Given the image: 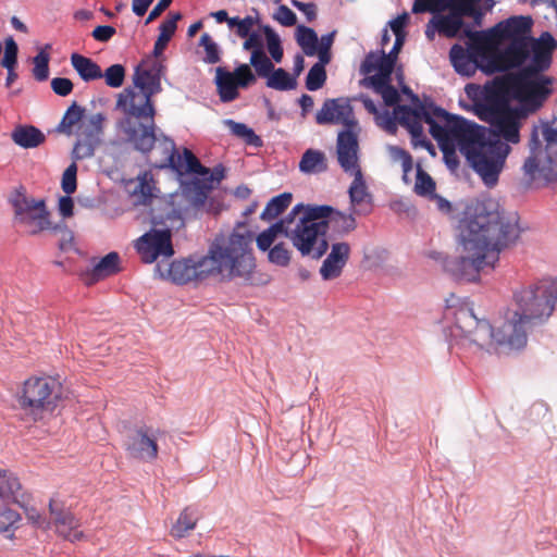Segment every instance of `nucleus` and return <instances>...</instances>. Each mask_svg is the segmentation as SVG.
Masks as SVG:
<instances>
[{
    "mask_svg": "<svg viewBox=\"0 0 557 557\" xmlns=\"http://www.w3.org/2000/svg\"><path fill=\"white\" fill-rule=\"evenodd\" d=\"M516 309L505 312L503 324L494 329L485 319H479L468 301L453 312L455 329L466 339L484 349L496 345L521 349L527 345V331L531 325L546 321L557 302V278H543L513 292Z\"/></svg>",
    "mask_w": 557,
    "mask_h": 557,
    "instance_id": "1",
    "label": "nucleus"
},
{
    "mask_svg": "<svg viewBox=\"0 0 557 557\" xmlns=\"http://www.w3.org/2000/svg\"><path fill=\"white\" fill-rule=\"evenodd\" d=\"M462 255L445 261V270L458 281L474 282L485 268H494L499 253L519 238L516 221L494 201H474L462 212L458 224Z\"/></svg>",
    "mask_w": 557,
    "mask_h": 557,
    "instance_id": "2",
    "label": "nucleus"
},
{
    "mask_svg": "<svg viewBox=\"0 0 557 557\" xmlns=\"http://www.w3.org/2000/svg\"><path fill=\"white\" fill-rule=\"evenodd\" d=\"M554 79L496 76L475 103L480 120L490 124L492 137L510 146L521 140V120L537 112L553 94Z\"/></svg>",
    "mask_w": 557,
    "mask_h": 557,
    "instance_id": "3",
    "label": "nucleus"
},
{
    "mask_svg": "<svg viewBox=\"0 0 557 557\" xmlns=\"http://www.w3.org/2000/svg\"><path fill=\"white\" fill-rule=\"evenodd\" d=\"M533 21L530 16H511L497 24L502 40L507 44L494 50L493 63L507 73L502 76L523 79H554L545 75L553 62L557 41L547 32L539 38L531 36Z\"/></svg>",
    "mask_w": 557,
    "mask_h": 557,
    "instance_id": "4",
    "label": "nucleus"
},
{
    "mask_svg": "<svg viewBox=\"0 0 557 557\" xmlns=\"http://www.w3.org/2000/svg\"><path fill=\"white\" fill-rule=\"evenodd\" d=\"M251 242V232L238 227L228 237H216L206 256L173 261L169 276L177 284L208 278L220 282H230L236 277L248 280L256 267Z\"/></svg>",
    "mask_w": 557,
    "mask_h": 557,
    "instance_id": "5",
    "label": "nucleus"
},
{
    "mask_svg": "<svg viewBox=\"0 0 557 557\" xmlns=\"http://www.w3.org/2000/svg\"><path fill=\"white\" fill-rule=\"evenodd\" d=\"M161 70L162 65L160 63H154L151 70L137 67L134 83L141 91L128 90L126 97L120 95L117 100V106L122 107L126 114L136 119H149L147 124L127 121L124 127L127 140L134 145L136 150L143 153L150 152L157 140L153 120L156 110L151 98L162 90Z\"/></svg>",
    "mask_w": 557,
    "mask_h": 557,
    "instance_id": "6",
    "label": "nucleus"
},
{
    "mask_svg": "<svg viewBox=\"0 0 557 557\" xmlns=\"http://www.w3.org/2000/svg\"><path fill=\"white\" fill-rule=\"evenodd\" d=\"M162 145L166 156L164 163L158 166H169L180 176L195 175L183 183V195L188 199L190 208L200 209L206 203L209 193L224 178V168H206L190 149L183 148L178 152L174 141L168 137H164Z\"/></svg>",
    "mask_w": 557,
    "mask_h": 557,
    "instance_id": "7",
    "label": "nucleus"
},
{
    "mask_svg": "<svg viewBox=\"0 0 557 557\" xmlns=\"http://www.w3.org/2000/svg\"><path fill=\"white\" fill-rule=\"evenodd\" d=\"M331 212L327 205H296L286 219V237L302 256L320 259L329 249L323 216Z\"/></svg>",
    "mask_w": 557,
    "mask_h": 557,
    "instance_id": "8",
    "label": "nucleus"
},
{
    "mask_svg": "<svg viewBox=\"0 0 557 557\" xmlns=\"http://www.w3.org/2000/svg\"><path fill=\"white\" fill-rule=\"evenodd\" d=\"M511 147L491 135L486 129L483 139L478 140L465 156L474 172L487 187H494L503 172Z\"/></svg>",
    "mask_w": 557,
    "mask_h": 557,
    "instance_id": "9",
    "label": "nucleus"
},
{
    "mask_svg": "<svg viewBox=\"0 0 557 557\" xmlns=\"http://www.w3.org/2000/svg\"><path fill=\"white\" fill-rule=\"evenodd\" d=\"M62 395V384L50 375H33L26 379L18 393L20 407L34 420L42 418L45 412H52Z\"/></svg>",
    "mask_w": 557,
    "mask_h": 557,
    "instance_id": "10",
    "label": "nucleus"
},
{
    "mask_svg": "<svg viewBox=\"0 0 557 557\" xmlns=\"http://www.w3.org/2000/svg\"><path fill=\"white\" fill-rule=\"evenodd\" d=\"M437 121L432 124V137L436 141L447 139L466 156L473 145L483 139L486 127L469 121L460 115L450 114L444 109H436Z\"/></svg>",
    "mask_w": 557,
    "mask_h": 557,
    "instance_id": "11",
    "label": "nucleus"
},
{
    "mask_svg": "<svg viewBox=\"0 0 557 557\" xmlns=\"http://www.w3.org/2000/svg\"><path fill=\"white\" fill-rule=\"evenodd\" d=\"M530 154L523 162V180L529 186L545 187L557 182V159L544 148L539 138V127L533 126L529 140Z\"/></svg>",
    "mask_w": 557,
    "mask_h": 557,
    "instance_id": "12",
    "label": "nucleus"
},
{
    "mask_svg": "<svg viewBox=\"0 0 557 557\" xmlns=\"http://www.w3.org/2000/svg\"><path fill=\"white\" fill-rule=\"evenodd\" d=\"M9 201L14 210V222L29 235L39 234L50 227V213L44 199L27 196L25 188L21 186L13 191Z\"/></svg>",
    "mask_w": 557,
    "mask_h": 557,
    "instance_id": "13",
    "label": "nucleus"
},
{
    "mask_svg": "<svg viewBox=\"0 0 557 557\" xmlns=\"http://www.w3.org/2000/svg\"><path fill=\"white\" fill-rule=\"evenodd\" d=\"M494 50L488 49L482 45H472L469 50H466L460 45H454L450 48L449 57L451 64L457 73L471 76L480 67L486 73L506 72L496 67L493 63Z\"/></svg>",
    "mask_w": 557,
    "mask_h": 557,
    "instance_id": "14",
    "label": "nucleus"
},
{
    "mask_svg": "<svg viewBox=\"0 0 557 557\" xmlns=\"http://www.w3.org/2000/svg\"><path fill=\"white\" fill-rule=\"evenodd\" d=\"M410 106H397L395 109V115L399 124L408 129L410 135L416 140L424 138L422 123H426L430 126V134L432 135V124H436L437 114L436 109L432 103H423L417 95H412Z\"/></svg>",
    "mask_w": 557,
    "mask_h": 557,
    "instance_id": "15",
    "label": "nucleus"
},
{
    "mask_svg": "<svg viewBox=\"0 0 557 557\" xmlns=\"http://www.w3.org/2000/svg\"><path fill=\"white\" fill-rule=\"evenodd\" d=\"M215 84L221 101L231 102L238 98V88H247L256 83L257 78L251 67L243 63L234 72H228L223 67L215 71Z\"/></svg>",
    "mask_w": 557,
    "mask_h": 557,
    "instance_id": "16",
    "label": "nucleus"
},
{
    "mask_svg": "<svg viewBox=\"0 0 557 557\" xmlns=\"http://www.w3.org/2000/svg\"><path fill=\"white\" fill-rule=\"evenodd\" d=\"M48 508L58 535L70 542L81 541L85 537L84 532L78 530L81 520L76 518L60 495L55 494L50 498Z\"/></svg>",
    "mask_w": 557,
    "mask_h": 557,
    "instance_id": "17",
    "label": "nucleus"
},
{
    "mask_svg": "<svg viewBox=\"0 0 557 557\" xmlns=\"http://www.w3.org/2000/svg\"><path fill=\"white\" fill-rule=\"evenodd\" d=\"M106 120L103 113H96L82 121L79 138L72 152L75 160L88 159L94 156L96 147L101 143Z\"/></svg>",
    "mask_w": 557,
    "mask_h": 557,
    "instance_id": "18",
    "label": "nucleus"
},
{
    "mask_svg": "<svg viewBox=\"0 0 557 557\" xmlns=\"http://www.w3.org/2000/svg\"><path fill=\"white\" fill-rule=\"evenodd\" d=\"M135 248L145 263H152L159 257H172L174 249L171 231L150 230L136 240Z\"/></svg>",
    "mask_w": 557,
    "mask_h": 557,
    "instance_id": "19",
    "label": "nucleus"
},
{
    "mask_svg": "<svg viewBox=\"0 0 557 557\" xmlns=\"http://www.w3.org/2000/svg\"><path fill=\"white\" fill-rule=\"evenodd\" d=\"M315 122L319 125H343L345 129L359 127L354 109L347 98L326 99L315 114Z\"/></svg>",
    "mask_w": 557,
    "mask_h": 557,
    "instance_id": "20",
    "label": "nucleus"
},
{
    "mask_svg": "<svg viewBox=\"0 0 557 557\" xmlns=\"http://www.w3.org/2000/svg\"><path fill=\"white\" fill-rule=\"evenodd\" d=\"M359 132L360 127L352 129H343L337 134V161L345 172L354 173L356 170H361L360 166L358 165Z\"/></svg>",
    "mask_w": 557,
    "mask_h": 557,
    "instance_id": "21",
    "label": "nucleus"
},
{
    "mask_svg": "<svg viewBox=\"0 0 557 557\" xmlns=\"http://www.w3.org/2000/svg\"><path fill=\"white\" fill-rule=\"evenodd\" d=\"M125 449L128 455L143 461H152L158 457L157 440L149 434V429L140 426L127 435Z\"/></svg>",
    "mask_w": 557,
    "mask_h": 557,
    "instance_id": "22",
    "label": "nucleus"
},
{
    "mask_svg": "<svg viewBox=\"0 0 557 557\" xmlns=\"http://www.w3.org/2000/svg\"><path fill=\"white\" fill-rule=\"evenodd\" d=\"M396 63V57L387 55L384 51L381 54L370 52L361 63V72L374 75L369 76L370 85H383L391 82L392 73Z\"/></svg>",
    "mask_w": 557,
    "mask_h": 557,
    "instance_id": "23",
    "label": "nucleus"
},
{
    "mask_svg": "<svg viewBox=\"0 0 557 557\" xmlns=\"http://www.w3.org/2000/svg\"><path fill=\"white\" fill-rule=\"evenodd\" d=\"M478 2H471L470 9H465L462 0H453L447 9L449 14L440 16L435 22L437 30L447 37H454L461 28L463 16H471Z\"/></svg>",
    "mask_w": 557,
    "mask_h": 557,
    "instance_id": "24",
    "label": "nucleus"
},
{
    "mask_svg": "<svg viewBox=\"0 0 557 557\" xmlns=\"http://www.w3.org/2000/svg\"><path fill=\"white\" fill-rule=\"evenodd\" d=\"M350 246L347 243H334L331 251L320 268V274L324 281L341 276L343 269L349 260Z\"/></svg>",
    "mask_w": 557,
    "mask_h": 557,
    "instance_id": "25",
    "label": "nucleus"
},
{
    "mask_svg": "<svg viewBox=\"0 0 557 557\" xmlns=\"http://www.w3.org/2000/svg\"><path fill=\"white\" fill-rule=\"evenodd\" d=\"M327 240H333L352 232L357 227L354 214H345L331 207V212L323 216Z\"/></svg>",
    "mask_w": 557,
    "mask_h": 557,
    "instance_id": "26",
    "label": "nucleus"
},
{
    "mask_svg": "<svg viewBox=\"0 0 557 557\" xmlns=\"http://www.w3.org/2000/svg\"><path fill=\"white\" fill-rule=\"evenodd\" d=\"M351 174L354 175V181L348 191L354 213L367 214L371 210V196L368 193L362 172L361 170H356Z\"/></svg>",
    "mask_w": 557,
    "mask_h": 557,
    "instance_id": "27",
    "label": "nucleus"
},
{
    "mask_svg": "<svg viewBox=\"0 0 557 557\" xmlns=\"http://www.w3.org/2000/svg\"><path fill=\"white\" fill-rule=\"evenodd\" d=\"M24 499L18 478L9 470L0 469V503L22 505Z\"/></svg>",
    "mask_w": 557,
    "mask_h": 557,
    "instance_id": "28",
    "label": "nucleus"
},
{
    "mask_svg": "<svg viewBox=\"0 0 557 557\" xmlns=\"http://www.w3.org/2000/svg\"><path fill=\"white\" fill-rule=\"evenodd\" d=\"M199 521V513L196 509L186 507L176 521L173 523L170 535L174 539H184L186 537L197 525Z\"/></svg>",
    "mask_w": 557,
    "mask_h": 557,
    "instance_id": "29",
    "label": "nucleus"
},
{
    "mask_svg": "<svg viewBox=\"0 0 557 557\" xmlns=\"http://www.w3.org/2000/svg\"><path fill=\"white\" fill-rule=\"evenodd\" d=\"M71 64L85 82L96 81L103 76L101 67L94 60L85 55L73 53L71 55Z\"/></svg>",
    "mask_w": 557,
    "mask_h": 557,
    "instance_id": "30",
    "label": "nucleus"
},
{
    "mask_svg": "<svg viewBox=\"0 0 557 557\" xmlns=\"http://www.w3.org/2000/svg\"><path fill=\"white\" fill-rule=\"evenodd\" d=\"M13 141L23 148H35L45 141L44 133L35 126H17L12 132Z\"/></svg>",
    "mask_w": 557,
    "mask_h": 557,
    "instance_id": "31",
    "label": "nucleus"
},
{
    "mask_svg": "<svg viewBox=\"0 0 557 557\" xmlns=\"http://www.w3.org/2000/svg\"><path fill=\"white\" fill-rule=\"evenodd\" d=\"M182 18V14L176 13H170L166 20H164L160 26V34L158 39L154 42L153 47V54L156 57L162 54L163 50L166 48L168 42L171 40L172 36L174 35L177 22Z\"/></svg>",
    "mask_w": 557,
    "mask_h": 557,
    "instance_id": "32",
    "label": "nucleus"
},
{
    "mask_svg": "<svg viewBox=\"0 0 557 557\" xmlns=\"http://www.w3.org/2000/svg\"><path fill=\"white\" fill-rule=\"evenodd\" d=\"M120 271V256L117 252L112 251L106 255L97 264H95L91 271V276L94 281H99L114 275Z\"/></svg>",
    "mask_w": 557,
    "mask_h": 557,
    "instance_id": "33",
    "label": "nucleus"
},
{
    "mask_svg": "<svg viewBox=\"0 0 557 557\" xmlns=\"http://www.w3.org/2000/svg\"><path fill=\"white\" fill-rule=\"evenodd\" d=\"M134 183L135 187L131 193L134 197H137V202L141 205L149 203L154 197L152 174L145 171L137 176Z\"/></svg>",
    "mask_w": 557,
    "mask_h": 557,
    "instance_id": "34",
    "label": "nucleus"
},
{
    "mask_svg": "<svg viewBox=\"0 0 557 557\" xmlns=\"http://www.w3.org/2000/svg\"><path fill=\"white\" fill-rule=\"evenodd\" d=\"M223 123L230 129L233 136L243 139L246 145L252 147L262 146V139L255 133L252 128L248 127L246 124L236 122L231 119L224 120Z\"/></svg>",
    "mask_w": 557,
    "mask_h": 557,
    "instance_id": "35",
    "label": "nucleus"
},
{
    "mask_svg": "<svg viewBox=\"0 0 557 557\" xmlns=\"http://www.w3.org/2000/svg\"><path fill=\"white\" fill-rule=\"evenodd\" d=\"M299 169L304 173H319L327 169L325 154L322 151L308 149L301 157Z\"/></svg>",
    "mask_w": 557,
    "mask_h": 557,
    "instance_id": "36",
    "label": "nucleus"
},
{
    "mask_svg": "<svg viewBox=\"0 0 557 557\" xmlns=\"http://www.w3.org/2000/svg\"><path fill=\"white\" fill-rule=\"evenodd\" d=\"M286 223H290V219H286L285 216L283 220L274 223L269 228L260 233L256 239L257 247L262 251H267L271 248L278 234H283L286 237Z\"/></svg>",
    "mask_w": 557,
    "mask_h": 557,
    "instance_id": "37",
    "label": "nucleus"
},
{
    "mask_svg": "<svg viewBox=\"0 0 557 557\" xmlns=\"http://www.w3.org/2000/svg\"><path fill=\"white\" fill-rule=\"evenodd\" d=\"M267 78V86L275 90H292L297 86V81L284 69H274Z\"/></svg>",
    "mask_w": 557,
    "mask_h": 557,
    "instance_id": "38",
    "label": "nucleus"
},
{
    "mask_svg": "<svg viewBox=\"0 0 557 557\" xmlns=\"http://www.w3.org/2000/svg\"><path fill=\"white\" fill-rule=\"evenodd\" d=\"M292 194L283 193L273 197L265 206L260 218L264 221H271L283 213L292 202Z\"/></svg>",
    "mask_w": 557,
    "mask_h": 557,
    "instance_id": "39",
    "label": "nucleus"
},
{
    "mask_svg": "<svg viewBox=\"0 0 557 557\" xmlns=\"http://www.w3.org/2000/svg\"><path fill=\"white\" fill-rule=\"evenodd\" d=\"M296 40L306 55L313 57L317 54L318 35L312 28L304 25L298 26L296 32Z\"/></svg>",
    "mask_w": 557,
    "mask_h": 557,
    "instance_id": "40",
    "label": "nucleus"
},
{
    "mask_svg": "<svg viewBox=\"0 0 557 557\" xmlns=\"http://www.w3.org/2000/svg\"><path fill=\"white\" fill-rule=\"evenodd\" d=\"M85 109L73 102L65 111L58 129L66 135L73 134V127L84 117Z\"/></svg>",
    "mask_w": 557,
    "mask_h": 557,
    "instance_id": "41",
    "label": "nucleus"
},
{
    "mask_svg": "<svg viewBox=\"0 0 557 557\" xmlns=\"http://www.w3.org/2000/svg\"><path fill=\"white\" fill-rule=\"evenodd\" d=\"M249 66L256 71L255 75L265 78L274 70V64L265 54V51H253L250 55Z\"/></svg>",
    "mask_w": 557,
    "mask_h": 557,
    "instance_id": "42",
    "label": "nucleus"
},
{
    "mask_svg": "<svg viewBox=\"0 0 557 557\" xmlns=\"http://www.w3.org/2000/svg\"><path fill=\"white\" fill-rule=\"evenodd\" d=\"M435 182L424 170L420 166L417 170V177L414 183V191L417 195L430 198L435 194Z\"/></svg>",
    "mask_w": 557,
    "mask_h": 557,
    "instance_id": "43",
    "label": "nucleus"
},
{
    "mask_svg": "<svg viewBox=\"0 0 557 557\" xmlns=\"http://www.w3.org/2000/svg\"><path fill=\"white\" fill-rule=\"evenodd\" d=\"M453 0H414L412 13H438L446 10Z\"/></svg>",
    "mask_w": 557,
    "mask_h": 557,
    "instance_id": "44",
    "label": "nucleus"
},
{
    "mask_svg": "<svg viewBox=\"0 0 557 557\" xmlns=\"http://www.w3.org/2000/svg\"><path fill=\"white\" fill-rule=\"evenodd\" d=\"M326 81V71L322 63H315L308 72L306 77V88L310 91L323 87Z\"/></svg>",
    "mask_w": 557,
    "mask_h": 557,
    "instance_id": "45",
    "label": "nucleus"
},
{
    "mask_svg": "<svg viewBox=\"0 0 557 557\" xmlns=\"http://www.w3.org/2000/svg\"><path fill=\"white\" fill-rule=\"evenodd\" d=\"M263 32L265 35L267 48L270 55L275 62H281L284 53L278 35L270 26H265Z\"/></svg>",
    "mask_w": 557,
    "mask_h": 557,
    "instance_id": "46",
    "label": "nucleus"
},
{
    "mask_svg": "<svg viewBox=\"0 0 557 557\" xmlns=\"http://www.w3.org/2000/svg\"><path fill=\"white\" fill-rule=\"evenodd\" d=\"M21 520L18 512L8 507V504L0 503V533L11 531Z\"/></svg>",
    "mask_w": 557,
    "mask_h": 557,
    "instance_id": "47",
    "label": "nucleus"
},
{
    "mask_svg": "<svg viewBox=\"0 0 557 557\" xmlns=\"http://www.w3.org/2000/svg\"><path fill=\"white\" fill-rule=\"evenodd\" d=\"M106 84L111 88H119L123 85L125 78V69L122 64H113L109 66L104 73L102 72Z\"/></svg>",
    "mask_w": 557,
    "mask_h": 557,
    "instance_id": "48",
    "label": "nucleus"
},
{
    "mask_svg": "<svg viewBox=\"0 0 557 557\" xmlns=\"http://www.w3.org/2000/svg\"><path fill=\"white\" fill-rule=\"evenodd\" d=\"M33 74L39 82L46 81L49 76V54L44 50L34 58Z\"/></svg>",
    "mask_w": 557,
    "mask_h": 557,
    "instance_id": "49",
    "label": "nucleus"
},
{
    "mask_svg": "<svg viewBox=\"0 0 557 557\" xmlns=\"http://www.w3.org/2000/svg\"><path fill=\"white\" fill-rule=\"evenodd\" d=\"M200 45L205 48L206 57L205 61L209 64H214L220 61V53L216 44L213 41L211 36L207 33L200 37Z\"/></svg>",
    "mask_w": 557,
    "mask_h": 557,
    "instance_id": "50",
    "label": "nucleus"
},
{
    "mask_svg": "<svg viewBox=\"0 0 557 557\" xmlns=\"http://www.w3.org/2000/svg\"><path fill=\"white\" fill-rule=\"evenodd\" d=\"M437 145L443 152V158L447 166L453 170L456 169L459 165V159L457 156L458 148L454 147V144L447 139L437 141Z\"/></svg>",
    "mask_w": 557,
    "mask_h": 557,
    "instance_id": "51",
    "label": "nucleus"
},
{
    "mask_svg": "<svg viewBox=\"0 0 557 557\" xmlns=\"http://www.w3.org/2000/svg\"><path fill=\"white\" fill-rule=\"evenodd\" d=\"M268 258L270 262L281 267H285L289 263L290 253L283 243L274 245L273 248L269 249Z\"/></svg>",
    "mask_w": 557,
    "mask_h": 557,
    "instance_id": "52",
    "label": "nucleus"
},
{
    "mask_svg": "<svg viewBox=\"0 0 557 557\" xmlns=\"http://www.w3.org/2000/svg\"><path fill=\"white\" fill-rule=\"evenodd\" d=\"M391 82H386L383 85H371L374 90L381 94L386 106H395L398 103L400 96L397 89L389 84Z\"/></svg>",
    "mask_w": 557,
    "mask_h": 557,
    "instance_id": "53",
    "label": "nucleus"
},
{
    "mask_svg": "<svg viewBox=\"0 0 557 557\" xmlns=\"http://www.w3.org/2000/svg\"><path fill=\"white\" fill-rule=\"evenodd\" d=\"M18 48L13 38L5 40L4 55L1 60V65L5 69L15 67L17 62Z\"/></svg>",
    "mask_w": 557,
    "mask_h": 557,
    "instance_id": "54",
    "label": "nucleus"
},
{
    "mask_svg": "<svg viewBox=\"0 0 557 557\" xmlns=\"http://www.w3.org/2000/svg\"><path fill=\"white\" fill-rule=\"evenodd\" d=\"M76 173L77 166L72 163L66 168L62 176V189L66 195H71L76 190Z\"/></svg>",
    "mask_w": 557,
    "mask_h": 557,
    "instance_id": "55",
    "label": "nucleus"
},
{
    "mask_svg": "<svg viewBox=\"0 0 557 557\" xmlns=\"http://www.w3.org/2000/svg\"><path fill=\"white\" fill-rule=\"evenodd\" d=\"M541 134L545 141L544 148L552 151L553 148L557 147V127H553L549 122L544 121L541 123Z\"/></svg>",
    "mask_w": 557,
    "mask_h": 557,
    "instance_id": "56",
    "label": "nucleus"
},
{
    "mask_svg": "<svg viewBox=\"0 0 557 557\" xmlns=\"http://www.w3.org/2000/svg\"><path fill=\"white\" fill-rule=\"evenodd\" d=\"M273 17L283 26H293L297 22L295 12L284 4L277 8Z\"/></svg>",
    "mask_w": 557,
    "mask_h": 557,
    "instance_id": "57",
    "label": "nucleus"
},
{
    "mask_svg": "<svg viewBox=\"0 0 557 557\" xmlns=\"http://www.w3.org/2000/svg\"><path fill=\"white\" fill-rule=\"evenodd\" d=\"M73 83L70 78L54 77L51 81V88L54 94L61 97L70 95L73 90Z\"/></svg>",
    "mask_w": 557,
    "mask_h": 557,
    "instance_id": "58",
    "label": "nucleus"
},
{
    "mask_svg": "<svg viewBox=\"0 0 557 557\" xmlns=\"http://www.w3.org/2000/svg\"><path fill=\"white\" fill-rule=\"evenodd\" d=\"M392 156L395 160H399L405 174H408L413 166L411 154L403 148L393 147L391 149Z\"/></svg>",
    "mask_w": 557,
    "mask_h": 557,
    "instance_id": "59",
    "label": "nucleus"
},
{
    "mask_svg": "<svg viewBox=\"0 0 557 557\" xmlns=\"http://www.w3.org/2000/svg\"><path fill=\"white\" fill-rule=\"evenodd\" d=\"M244 50L251 51H264L263 40L259 33L252 32L246 37L243 44Z\"/></svg>",
    "mask_w": 557,
    "mask_h": 557,
    "instance_id": "60",
    "label": "nucleus"
},
{
    "mask_svg": "<svg viewBox=\"0 0 557 557\" xmlns=\"http://www.w3.org/2000/svg\"><path fill=\"white\" fill-rule=\"evenodd\" d=\"M115 33L116 30L113 26L100 25L92 30L91 35L95 40L100 42H107L115 35Z\"/></svg>",
    "mask_w": 557,
    "mask_h": 557,
    "instance_id": "61",
    "label": "nucleus"
},
{
    "mask_svg": "<svg viewBox=\"0 0 557 557\" xmlns=\"http://www.w3.org/2000/svg\"><path fill=\"white\" fill-rule=\"evenodd\" d=\"M25 515L29 522H32L34 525L41 527V528H49L50 522L46 520V518L35 508H25Z\"/></svg>",
    "mask_w": 557,
    "mask_h": 557,
    "instance_id": "62",
    "label": "nucleus"
},
{
    "mask_svg": "<svg viewBox=\"0 0 557 557\" xmlns=\"http://www.w3.org/2000/svg\"><path fill=\"white\" fill-rule=\"evenodd\" d=\"M255 24V20L252 16H246L240 18L237 23L236 35L240 38H246L249 34H251V28Z\"/></svg>",
    "mask_w": 557,
    "mask_h": 557,
    "instance_id": "63",
    "label": "nucleus"
},
{
    "mask_svg": "<svg viewBox=\"0 0 557 557\" xmlns=\"http://www.w3.org/2000/svg\"><path fill=\"white\" fill-rule=\"evenodd\" d=\"M74 202L70 195L63 196L59 199V212L63 218L73 215Z\"/></svg>",
    "mask_w": 557,
    "mask_h": 557,
    "instance_id": "64",
    "label": "nucleus"
}]
</instances>
